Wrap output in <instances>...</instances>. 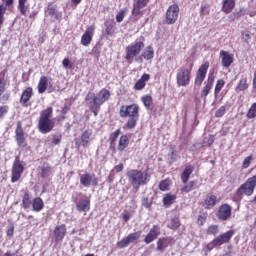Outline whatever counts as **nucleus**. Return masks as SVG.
<instances>
[{
    "mask_svg": "<svg viewBox=\"0 0 256 256\" xmlns=\"http://www.w3.org/2000/svg\"><path fill=\"white\" fill-rule=\"evenodd\" d=\"M128 181L131 183L135 193L139 191L141 185H147L149 182L148 174L139 170H130L127 172Z\"/></svg>",
    "mask_w": 256,
    "mask_h": 256,
    "instance_id": "1",
    "label": "nucleus"
},
{
    "mask_svg": "<svg viewBox=\"0 0 256 256\" xmlns=\"http://www.w3.org/2000/svg\"><path fill=\"white\" fill-rule=\"evenodd\" d=\"M111 97V93L107 89H102L96 96L95 93L90 92L86 96V101H92L94 105H103L105 101H108Z\"/></svg>",
    "mask_w": 256,
    "mask_h": 256,
    "instance_id": "2",
    "label": "nucleus"
},
{
    "mask_svg": "<svg viewBox=\"0 0 256 256\" xmlns=\"http://www.w3.org/2000/svg\"><path fill=\"white\" fill-rule=\"evenodd\" d=\"M144 47H145V44L141 41L126 47L125 59L127 63L129 64L133 63V58L137 57V55L141 53V50L144 49Z\"/></svg>",
    "mask_w": 256,
    "mask_h": 256,
    "instance_id": "3",
    "label": "nucleus"
},
{
    "mask_svg": "<svg viewBox=\"0 0 256 256\" xmlns=\"http://www.w3.org/2000/svg\"><path fill=\"white\" fill-rule=\"evenodd\" d=\"M25 165L26 163L24 161H21L19 160V157H16L12 166V183H17V181L21 179V175L23 174V171H25Z\"/></svg>",
    "mask_w": 256,
    "mask_h": 256,
    "instance_id": "4",
    "label": "nucleus"
},
{
    "mask_svg": "<svg viewBox=\"0 0 256 256\" xmlns=\"http://www.w3.org/2000/svg\"><path fill=\"white\" fill-rule=\"evenodd\" d=\"M256 187V176L249 178L246 183L242 184L238 190L237 195H247L248 197L253 195Z\"/></svg>",
    "mask_w": 256,
    "mask_h": 256,
    "instance_id": "5",
    "label": "nucleus"
},
{
    "mask_svg": "<svg viewBox=\"0 0 256 256\" xmlns=\"http://www.w3.org/2000/svg\"><path fill=\"white\" fill-rule=\"evenodd\" d=\"M178 87H187L191 81V72L186 68H180L176 75Z\"/></svg>",
    "mask_w": 256,
    "mask_h": 256,
    "instance_id": "6",
    "label": "nucleus"
},
{
    "mask_svg": "<svg viewBox=\"0 0 256 256\" xmlns=\"http://www.w3.org/2000/svg\"><path fill=\"white\" fill-rule=\"evenodd\" d=\"M120 117H139V106L131 104L128 106H121Z\"/></svg>",
    "mask_w": 256,
    "mask_h": 256,
    "instance_id": "7",
    "label": "nucleus"
},
{
    "mask_svg": "<svg viewBox=\"0 0 256 256\" xmlns=\"http://www.w3.org/2000/svg\"><path fill=\"white\" fill-rule=\"evenodd\" d=\"M179 18V6L177 4L171 5L166 12V23L174 25Z\"/></svg>",
    "mask_w": 256,
    "mask_h": 256,
    "instance_id": "8",
    "label": "nucleus"
},
{
    "mask_svg": "<svg viewBox=\"0 0 256 256\" xmlns=\"http://www.w3.org/2000/svg\"><path fill=\"white\" fill-rule=\"evenodd\" d=\"M233 235H235V230H229L224 234L219 235L216 239H214L211 242L212 247H219L221 245H225V243H229Z\"/></svg>",
    "mask_w": 256,
    "mask_h": 256,
    "instance_id": "9",
    "label": "nucleus"
},
{
    "mask_svg": "<svg viewBox=\"0 0 256 256\" xmlns=\"http://www.w3.org/2000/svg\"><path fill=\"white\" fill-rule=\"evenodd\" d=\"M207 69H209V62H205L203 65H201L196 73L195 78V86L201 87L203 84V81H205V77L207 75Z\"/></svg>",
    "mask_w": 256,
    "mask_h": 256,
    "instance_id": "10",
    "label": "nucleus"
},
{
    "mask_svg": "<svg viewBox=\"0 0 256 256\" xmlns=\"http://www.w3.org/2000/svg\"><path fill=\"white\" fill-rule=\"evenodd\" d=\"M80 183L83 187H91V185L95 187L97 186L98 179L95 177V174L85 173L80 176Z\"/></svg>",
    "mask_w": 256,
    "mask_h": 256,
    "instance_id": "11",
    "label": "nucleus"
},
{
    "mask_svg": "<svg viewBox=\"0 0 256 256\" xmlns=\"http://www.w3.org/2000/svg\"><path fill=\"white\" fill-rule=\"evenodd\" d=\"M55 127L54 120H39L38 122V129L40 133H51L53 128Z\"/></svg>",
    "mask_w": 256,
    "mask_h": 256,
    "instance_id": "12",
    "label": "nucleus"
},
{
    "mask_svg": "<svg viewBox=\"0 0 256 256\" xmlns=\"http://www.w3.org/2000/svg\"><path fill=\"white\" fill-rule=\"evenodd\" d=\"M149 0H136L133 4L132 15L133 17H139V15H143V11L141 9L147 7Z\"/></svg>",
    "mask_w": 256,
    "mask_h": 256,
    "instance_id": "13",
    "label": "nucleus"
},
{
    "mask_svg": "<svg viewBox=\"0 0 256 256\" xmlns=\"http://www.w3.org/2000/svg\"><path fill=\"white\" fill-rule=\"evenodd\" d=\"M217 217L220 219V221H227V219L231 217V206L228 204H223L220 206Z\"/></svg>",
    "mask_w": 256,
    "mask_h": 256,
    "instance_id": "14",
    "label": "nucleus"
},
{
    "mask_svg": "<svg viewBox=\"0 0 256 256\" xmlns=\"http://www.w3.org/2000/svg\"><path fill=\"white\" fill-rule=\"evenodd\" d=\"M91 135H93V132L91 130H85L81 135V141L79 142V139L75 140L76 147L80 148L81 145L82 147H87L89 145Z\"/></svg>",
    "mask_w": 256,
    "mask_h": 256,
    "instance_id": "15",
    "label": "nucleus"
},
{
    "mask_svg": "<svg viewBox=\"0 0 256 256\" xmlns=\"http://www.w3.org/2000/svg\"><path fill=\"white\" fill-rule=\"evenodd\" d=\"M16 141L18 146L27 147V141H25V133L23 132L21 123H18L16 128Z\"/></svg>",
    "mask_w": 256,
    "mask_h": 256,
    "instance_id": "16",
    "label": "nucleus"
},
{
    "mask_svg": "<svg viewBox=\"0 0 256 256\" xmlns=\"http://www.w3.org/2000/svg\"><path fill=\"white\" fill-rule=\"evenodd\" d=\"M214 81H215V76L213 75V72H210L208 76V80L207 82H205L206 85L202 89L201 97H207L209 95V91H211Z\"/></svg>",
    "mask_w": 256,
    "mask_h": 256,
    "instance_id": "17",
    "label": "nucleus"
},
{
    "mask_svg": "<svg viewBox=\"0 0 256 256\" xmlns=\"http://www.w3.org/2000/svg\"><path fill=\"white\" fill-rule=\"evenodd\" d=\"M95 28L93 26H90L86 29L85 33L82 36L81 43L84 45V47H87L89 43L93 40V31Z\"/></svg>",
    "mask_w": 256,
    "mask_h": 256,
    "instance_id": "18",
    "label": "nucleus"
},
{
    "mask_svg": "<svg viewBox=\"0 0 256 256\" xmlns=\"http://www.w3.org/2000/svg\"><path fill=\"white\" fill-rule=\"evenodd\" d=\"M160 230L157 226H154L144 239V243H153L157 237H159Z\"/></svg>",
    "mask_w": 256,
    "mask_h": 256,
    "instance_id": "19",
    "label": "nucleus"
},
{
    "mask_svg": "<svg viewBox=\"0 0 256 256\" xmlns=\"http://www.w3.org/2000/svg\"><path fill=\"white\" fill-rule=\"evenodd\" d=\"M32 96H33V88L31 87L26 88L21 95L20 103H22L24 107H27V103Z\"/></svg>",
    "mask_w": 256,
    "mask_h": 256,
    "instance_id": "20",
    "label": "nucleus"
},
{
    "mask_svg": "<svg viewBox=\"0 0 256 256\" xmlns=\"http://www.w3.org/2000/svg\"><path fill=\"white\" fill-rule=\"evenodd\" d=\"M215 143V136H209L204 138L203 144L201 143H196L193 145L192 151H196V149H201V147H210V145H213Z\"/></svg>",
    "mask_w": 256,
    "mask_h": 256,
    "instance_id": "21",
    "label": "nucleus"
},
{
    "mask_svg": "<svg viewBox=\"0 0 256 256\" xmlns=\"http://www.w3.org/2000/svg\"><path fill=\"white\" fill-rule=\"evenodd\" d=\"M220 56L222 58L223 67H231V64L233 63V56L224 50L220 52Z\"/></svg>",
    "mask_w": 256,
    "mask_h": 256,
    "instance_id": "22",
    "label": "nucleus"
},
{
    "mask_svg": "<svg viewBox=\"0 0 256 256\" xmlns=\"http://www.w3.org/2000/svg\"><path fill=\"white\" fill-rule=\"evenodd\" d=\"M65 233H67V228H65L64 224L57 226L54 230L56 241H63L65 238Z\"/></svg>",
    "mask_w": 256,
    "mask_h": 256,
    "instance_id": "23",
    "label": "nucleus"
},
{
    "mask_svg": "<svg viewBox=\"0 0 256 256\" xmlns=\"http://www.w3.org/2000/svg\"><path fill=\"white\" fill-rule=\"evenodd\" d=\"M77 211H83L87 213L91 209V202L89 200L82 199L76 204Z\"/></svg>",
    "mask_w": 256,
    "mask_h": 256,
    "instance_id": "24",
    "label": "nucleus"
},
{
    "mask_svg": "<svg viewBox=\"0 0 256 256\" xmlns=\"http://www.w3.org/2000/svg\"><path fill=\"white\" fill-rule=\"evenodd\" d=\"M235 7V0H223V13H231Z\"/></svg>",
    "mask_w": 256,
    "mask_h": 256,
    "instance_id": "25",
    "label": "nucleus"
},
{
    "mask_svg": "<svg viewBox=\"0 0 256 256\" xmlns=\"http://www.w3.org/2000/svg\"><path fill=\"white\" fill-rule=\"evenodd\" d=\"M191 173H193V166H187L181 175V180L183 183H187V181H189V177H191Z\"/></svg>",
    "mask_w": 256,
    "mask_h": 256,
    "instance_id": "26",
    "label": "nucleus"
},
{
    "mask_svg": "<svg viewBox=\"0 0 256 256\" xmlns=\"http://www.w3.org/2000/svg\"><path fill=\"white\" fill-rule=\"evenodd\" d=\"M45 14L49 15V17H52L53 19H61V14H59L53 6H49L45 11Z\"/></svg>",
    "mask_w": 256,
    "mask_h": 256,
    "instance_id": "27",
    "label": "nucleus"
},
{
    "mask_svg": "<svg viewBox=\"0 0 256 256\" xmlns=\"http://www.w3.org/2000/svg\"><path fill=\"white\" fill-rule=\"evenodd\" d=\"M51 117H53V107H48L41 112L39 120H51Z\"/></svg>",
    "mask_w": 256,
    "mask_h": 256,
    "instance_id": "28",
    "label": "nucleus"
},
{
    "mask_svg": "<svg viewBox=\"0 0 256 256\" xmlns=\"http://www.w3.org/2000/svg\"><path fill=\"white\" fill-rule=\"evenodd\" d=\"M128 145L129 138L127 137V135L121 136L119 140L118 151H124Z\"/></svg>",
    "mask_w": 256,
    "mask_h": 256,
    "instance_id": "29",
    "label": "nucleus"
},
{
    "mask_svg": "<svg viewBox=\"0 0 256 256\" xmlns=\"http://www.w3.org/2000/svg\"><path fill=\"white\" fill-rule=\"evenodd\" d=\"M47 91V77L42 76L38 84V92L45 93Z\"/></svg>",
    "mask_w": 256,
    "mask_h": 256,
    "instance_id": "30",
    "label": "nucleus"
},
{
    "mask_svg": "<svg viewBox=\"0 0 256 256\" xmlns=\"http://www.w3.org/2000/svg\"><path fill=\"white\" fill-rule=\"evenodd\" d=\"M175 199H177L176 195L167 194L163 198V203H164L165 207H171V205H173V203H175Z\"/></svg>",
    "mask_w": 256,
    "mask_h": 256,
    "instance_id": "31",
    "label": "nucleus"
},
{
    "mask_svg": "<svg viewBox=\"0 0 256 256\" xmlns=\"http://www.w3.org/2000/svg\"><path fill=\"white\" fill-rule=\"evenodd\" d=\"M33 211H41L44 207L43 200L41 198H35L32 203Z\"/></svg>",
    "mask_w": 256,
    "mask_h": 256,
    "instance_id": "32",
    "label": "nucleus"
},
{
    "mask_svg": "<svg viewBox=\"0 0 256 256\" xmlns=\"http://www.w3.org/2000/svg\"><path fill=\"white\" fill-rule=\"evenodd\" d=\"M205 203L208 209L215 207V204L217 203V196L215 195L208 196L205 200Z\"/></svg>",
    "mask_w": 256,
    "mask_h": 256,
    "instance_id": "33",
    "label": "nucleus"
},
{
    "mask_svg": "<svg viewBox=\"0 0 256 256\" xmlns=\"http://www.w3.org/2000/svg\"><path fill=\"white\" fill-rule=\"evenodd\" d=\"M168 246L169 242L165 238L159 239L157 242L158 251H165V249H167Z\"/></svg>",
    "mask_w": 256,
    "mask_h": 256,
    "instance_id": "34",
    "label": "nucleus"
},
{
    "mask_svg": "<svg viewBox=\"0 0 256 256\" xmlns=\"http://www.w3.org/2000/svg\"><path fill=\"white\" fill-rule=\"evenodd\" d=\"M139 237H141V231L131 233L126 238L128 239V243L131 244V243H135V241H137Z\"/></svg>",
    "mask_w": 256,
    "mask_h": 256,
    "instance_id": "35",
    "label": "nucleus"
},
{
    "mask_svg": "<svg viewBox=\"0 0 256 256\" xmlns=\"http://www.w3.org/2000/svg\"><path fill=\"white\" fill-rule=\"evenodd\" d=\"M179 227H181V221L179 220V217L177 216L172 217L170 222V228L179 229Z\"/></svg>",
    "mask_w": 256,
    "mask_h": 256,
    "instance_id": "36",
    "label": "nucleus"
},
{
    "mask_svg": "<svg viewBox=\"0 0 256 256\" xmlns=\"http://www.w3.org/2000/svg\"><path fill=\"white\" fill-rule=\"evenodd\" d=\"M153 48L151 46H149L143 53H142V57H144V59H146L147 61H149V59H153Z\"/></svg>",
    "mask_w": 256,
    "mask_h": 256,
    "instance_id": "37",
    "label": "nucleus"
},
{
    "mask_svg": "<svg viewBox=\"0 0 256 256\" xmlns=\"http://www.w3.org/2000/svg\"><path fill=\"white\" fill-rule=\"evenodd\" d=\"M26 3H27V0H19L18 9L21 15H27V6L25 5Z\"/></svg>",
    "mask_w": 256,
    "mask_h": 256,
    "instance_id": "38",
    "label": "nucleus"
},
{
    "mask_svg": "<svg viewBox=\"0 0 256 256\" xmlns=\"http://www.w3.org/2000/svg\"><path fill=\"white\" fill-rule=\"evenodd\" d=\"M2 75V77H1ZM7 84V81H5V73L0 74V97L5 93V85Z\"/></svg>",
    "mask_w": 256,
    "mask_h": 256,
    "instance_id": "39",
    "label": "nucleus"
},
{
    "mask_svg": "<svg viewBox=\"0 0 256 256\" xmlns=\"http://www.w3.org/2000/svg\"><path fill=\"white\" fill-rule=\"evenodd\" d=\"M22 203H23L24 209H29V207H31V197L29 196V194H25L23 196Z\"/></svg>",
    "mask_w": 256,
    "mask_h": 256,
    "instance_id": "40",
    "label": "nucleus"
},
{
    "mask_svg": "<svg viewBox=\"0 0 256 256\" xmlns=\"http://www.w3.org/2000/svg\"><path fill=\"white\" fill-rule=\"evenodd\" d=\"M138 119H139V117H130V119L126 123V127L128 129H134L135 125H137V120Z\"/></svg>",
    "mask_w": 256,
    "mask_h": 256,
    "instance_id": "41",
    "label": "nucleus"
},
{
    "mask_svg": "<svg viewBox=\"0 0 256 256\" xmlns=\"http://www.w3.org/2000/svg\"><path fill=\"white\" fill-rule=\"evenodd\" d=\"M248 119H255L256 117V103L252 104L250 107L248 113H247Z\"/></svg>",
    "mask_w": 256,
    "mask_h": 256,
    "instance_id": "42",
    "label": "nucleus"
},
{
    "mask_svg": "<svg viewBox=\"0 0 256 256\" xmlns=\"http://www.w3.org/2000/svg\"><path fill=\"white\" fill-rule=\"evenodd\" d=\"M169 185H170L169 180L161 181L160 184H159L160 191H169Z\"/></svg>",
    "mask_w": 256,
    "mask_h": 256,
    "instance_id": "43",
    "label": "nucleus"
},
{
    "mask_svg": "<svg viewBox=\"0 0 256 256\" xmlns=\"http://www.w3.org/2000/svg\"><path fill=\"white\" fill-rule=\"evenodd\" d=\"M195 185H197V182L191 181L188 185L184 186L181 189L182 193H189V191H191V189H193V187H195Z\"/></svg>",
    "mask_w": 256,
    "mask_h": 256,
    "instance_id": "44",
    "label": "nucleus"
},
{
    "mask_svg": "<svg viewBox=\"0 0 256 256\" xmlns=\"http://www.w3.org/2000/svg\"><path fill=\"white\" fill-rule=\"evenodd\" d=\"M128 245H130V243L127 237L123 238L121 241L117 243V247L119 249H125V247H127Z\"/></svg>",
    "mask_w": 256,
    "mask_h": 256,
    "instance_id": "45",
    "label": "nucleus"
},
{
    "mask_svg": "<svg viewBox=\"0 0 256 256\" xmlns=\"http://www.w3.org/2000/svg\"><path fill=\"white\" fill-rule=\"evenodd\" d=\"M249 86L247 85V80L246 79H242L240 80L237 89L238 91H245V89H247Z\"/></svg>",
    "mask_w": 256,
    "mask_h": 256,
    "instance_id": "46",
    "label": "nucleus"
},
{
    "mask_svg": "<svg viewBox=\"0 0 256 256\" xmlns=\"http://www.w3.org/2000/svg\"><path fill=\"white\" fill-rule=\"evenodd\" d=\"M5 4L0 5V27L3 25V22L5 21Z\"/></svg>",
    "mask_w": 256,
    "mask_h": 256,
    "instance_id": "47",
    "label": "nucleus"
},
{
    "mask_svg": "<svg viewBox=\"0 0 256 256\" xmlns=\"http://www.w3.org/2000/svg\"><path fill=\"white\" fill-rule=\"evenodd\" d=\"M105 25H106L105 35H113V23L106 22Z\"/></svg>",
    "mask_w": 256,
    "mask_h": 256,
    "instance_id": "48",
    "label": "nucleus"
},
{
    "mask_svg": "<svg viewBox=\"0 0 256 256\" xmlns=\"http://www.w3.org/2000/svg\"><path fill=\"white\" fill-rule=\"evenodd\" d=\"M142 102L144 103L145 107H151V103H153V98H151V96H144L142 97Z\"/></svg>",
    "mask_w": 256,
    "mask_h": 256,
    "instance_id": "49",
    "label": "nucleus"
},
{
    "mask_svg": "<svg viewBox=\"0 0 256 256\" xmlns=\"http://www.w3.org/2000/svg\"><path fill=\"white\" fill-rule=\"evenodd\" d=\"M209 4H203L200 8V15H209Z\"/></svg>",
    "mask_w": 256,
    "mask_h": 256,
    "instance_id": "50",
    "label": "nucleus"
},
{
    "mask_svg": "<svg viewBox=\"0 0 256 256\" xmlns=\"http://www.w3.org/2000/svg\"><path fill=\"white\" fill-rule=\"evenodd\" d=\"M208 233L210 235H217V233H219V226L217 225H212L208 228Z\"/></svg>",
    "mask_w": 256,
    "mask_h": 256,
    "instance_id": "51",
    "label": "nucleus"
},
{
    "mask_svg": "<svg viewBox=\"0 0 256 256\" xmlns=\"http://www.w3.org/2000/svg\"><path fill=\"white\" fill-rule=\"evenodd\" d=\"M223 85H225V81L223 80H218L216 87H215V95H217L219 93V91H221V89H223Z\"/></svg>",
    "mask_w": 256,
    "mask_h": 256,
    "instance_id": "52",
    "label": "nucleus"
},
{
    "mask_svg": "<svg viewBox=\"0 0 256 256\" xmlns=\"http://www.w3.org/2000/svg\"><path fill=\"white\" fill-rule=\"evenodd\" d=\"M49 173H51V167L46 166V167L42 168L41 177H43V178L49 177Z\"/></svg>",
    "mask_w": 256,
    "mask_h": 256,
    "instance_id": "53",
    "label": "nucleus"
},
{
    "mask_svg": "<svg viewBox=\"0 0 256 256\" xmlns=\"http://www.w3.org/2000/svg\"><path fill=\"white\" fill-rule=\"evenodd\" d=\"M120 133H121L120 130H116L114 133L111 134V136H110V142H111L112 145H113V143H114L115 141H117V137H119V134H120Z\"/></svg>",
    "mask_w": 256,
    "mask_h": 256,
    "instance_id": "54",
    "label": "nucleus"
},
{
    "mask_svg": "<svg viewBox=\"0 0 256 256\" xmlns=\"http://www.w3.org/2000/svg\"><path fill=\"white\" fill-rule=\"evenodd\" d=\"M145 87V82L141 79H139L136 84H135V89L137 91H141V89H143Z\"/></svg>",
    "mask_w": 256,
    "mask_h": 256,
    "instance_id": "55",
    "label": "nucleus"
},
{
    "mask_svg": "<svg viewBox=\"0 0 256 256\" xmlns=\"http://www.w3.org/2000/svg\"><path fill=\"white\" fill-rule=\"evenodd\" d=\"M125 19V10H121L117 15H116V21L117 23H121Z\"/></svg>",
    "mask_w": 256,
    "mask_h": 256,
    "instance_id": "56",
    "label": "nucleus"
},
{
    "mask_svg": "<svg viewBox=\"0 0 256 256\" xmlns=\"http://www.w3.org/2000/svg\"><path fill=\"white\" fill-rule=\"evenodd\" d=\"M253 159V156H248L243 161V168L247 169L249 168V165H251V160Z\"/></svg>",
    "mask_w": 256,
    "mask_h": 256,
    "instance_id": "57",
    "label": "nucleus"
},
{
    "mask_svg": "<svg viewBox=\"0 0 256 256\" xmlns=\"http://www.w3.org/2000/svg\"><path fill=\"white\" fill-rule=\"evenodd\" d=\"M54 145H59L61 143V134L55 135L52 139Z\"/></svg>",
    "mask_w": 256,
    "mask_h": 256,
    "instance_id": "58",
    "label": "nucleus"
},
{
    "mask_svg": "<svg viewBox=\"0 0 256 256\" xmlns=\"http://www.w3.org/2000/svg\"><path fill=\"white\" fill-rule=\"evenodd\" d=\"M101 105H96L93 103L92 106V113H94V116L97 117L98 113H99V109H100Z\"/></svg>",
    "mask_w": 256,
    "mask_h": 256,
    "instance_id": "59",
    "label": "nucleus"
},
{
    "mask_svg": "<svg viewBox=\"0 0 256 256\" xmlns=\"http://www.w3.org/2000/svg\"><path fill=\"white\" fill-rule=\"evenodd\" d=\"M225 106L220 107V109L216 112V117H223L225 115Z\"/></svg>",
    "mask_w": 256,
    "mask_h": 256,
    "instance_id": "60",
    "label": "nucleus"
},
{
    "mask_svg": "<svg viewBox=\"0 0 256 256\" xmlns=\"http://www.w3.org/2000/svg\"><path fill=\"white\" fill-rule=\"evenodd\" d=\"M142 205L146 207V209H149V207H151V202L149 201V198H143Z\"/></svg>",
    "mask_w": 256,
    "mask_h": 256,
    "instance_id": "61",
    "label": "nucleus"
},
{
    "mask_svg": "<svg viewBox=\"0 0 256 256\" xmlns=\"http://www.w3.org/2000/svg\"><path fill=\"white\" fill-rule=\"evenodd\" d=\"M4 7H5V11H7V7H10V5H13V1L14 0H2Z\"/></svg>",
    "mask_w": 256,
    "mask_h": 256,
    "instance_id": "62",
    "label": "nucleus"
},
{
    "mask_svg": "<svg viewBox=\"0 0 256 256\" xmlns=\"http://www.w3.org/2000/svg\"><path fill=\"white\" fill-rule=\"evenodd\" d=\"M9 107L7 106H0V118L3 117V115H5V113H7Z\"/></svg>",
    "mask_w": 256,
    "mask_h": 256,
    "instance_id": "63",
    "label": "nucleus"
},
{
    "mask_svg": "<svg viewBox=\"0 0 256 256\" xmlns=\"http://www.w3.org/2000/svg\"><path fill=\"white\" fill-rule=\"evenodd\" d=\"M242 39L245 41V43H249V39H251V35L249 33L242 34Z\"/></svg>",
    "mask_w": 256,
    "mask_h": 256,
    "instance_id": "64",
    "label": "nucleus"
}]
</instances>
